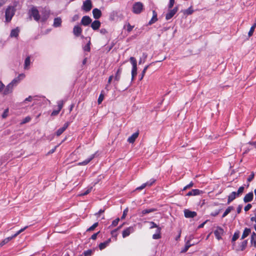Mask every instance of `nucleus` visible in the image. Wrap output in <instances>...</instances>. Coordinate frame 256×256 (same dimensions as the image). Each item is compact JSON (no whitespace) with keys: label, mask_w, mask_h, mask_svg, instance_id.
<instances>
[{"label":"nucleus","mask_w":256,"mask_h":256,"mask_svg":"<svg viewBox=\"0 0 256 256\" xmlns=\"http://www.w3.org/2000/svg\"><path fill=\"white\" fill-rule=\"evenodd\" d=\"M220 210H218L214 212H212L210 214V215L212 216H216L220 214Z\"/></svg>","instance_id":"nucleus-51"},{"label":"nucleus","mask_w":256,"mask_h":256,"mask_svg":"<svg viewBox=\"0 0 256 256\" xmlns=\"http://www.w3.org/2000/svg\"><path fill=\"white\" fill-rule=\"evenodd\" d=\"M14 86L12 84H9L6 86V88L4 89L3 94L7 95L12 92Z\"/></svg>","instance_id":"nucleus-21"},{"label":"nucleus","mask_w":256,"mask_h":256,"mask_svg":"<svg viewBox=\"0 0 256 256\" xmlns=\"http://www.w3.org/2000/svg\"><path fill=\"white\" fill-rule=\"evenodd\" d=\"M194 12V10L192 9V6H190L189 7L188 9L185 10L183 11V13L184 15H190L192 14Z\"/></svg>","instance_id":"nucleus-31"},{"label":"nucleus","mask_w":256,"mask_h":256,"mask_svg":"<svg viewBox=\"0 0 256 256\" xmlns=\"http://www.w3.org/2000/svg\"><path fill=\"white\" fill-rule=\"evenodd\" d=\"M62 19L60 18H56L54 19L53 26L55 28L59 27L62 24Z\"/></svg>","instance_id":"nucleus-26"},{"label":"nucleus","mask_w":256,"mask_h":256,"mask_svg":"<svg viewBox=\"0 0 256 256\" xmlns=\"http://www.w3.org/2000/svg\"><path fill=\"white\" fill-rule=\"evenodd\" d=\"M223 232V230L222 228H220L218 230H217L214 232V234L216 237L220 240L221 238L220 234Z\"/></svg>","instance_id":"nucleus-32"},{"label":"nucleus","mask_w":256,"mask_h":256,"mask_svg":"<svg viewBox=\"0 0 256 256\" xmlns=\"http://www.w3.org/2000/svg\"><path fill=\"white\" fill-rule=\"evenodd\" d=\"M250 220L252 222H256V213L255 214L254 216H252L250 218Z\"/></svg>","instance_id":"nucleus-64"},{"label":"nucleus","mask_w":256,"mask_h":256,"mask_svg":"<svg viewBox=\"0 0 256 256\" xmlns=\"http://www.w3.org/2000/svg\"><path fill=\"white\" fill-rule=\"evenodd\" d=\"M108 244H107V242H104L100 243L98 246V247L100 250H102L108 246Z\"/></svg>","instance_id":"nucleus-41"},{"label":"nucleus","mask_w":256,"mask_h":256,"mask_svg":"<svg viewBox=\"0 0 256 256\" xmlns=\"http://www.w3.org/2000/svg\"><path fill=\"white\" fill-rule=\"evenodd\" d=\"M92 14L94 18L98 19L102 16V12L99 9L95 8L92 10Z\"/></svg>","instance_id":"nucleus-20"},{"label":"nucleus","mask_w":256,"mask_h":256,"mask_svg":"<svg viewBox=\"0 0 256 256\" xmlns=\"http://www.w3.org/2000/svg\"><path fill=\"white\" fill-rule=\"evenodd\" d=\"M251 232V230L250 228H245L242 234L241 237V240H243L246 237H247Z\"/></svg>","instance_id":"nucleus-27"},{"label":"nucleus","mask_w":256,"mask_h":256,"mask_svg":"<svg viewBox=\"0 0 256 256\" xmlns=\"http://www.w3.org/2000/svg\"><path fill=\"white\" fill-rule=\"evenodd\" d=\"M82 31V28L79 26H75L73 28L74 34L76 37L81 35Z\"/></svg>","instance_id":"nucleus-16"},{"label":"nucleus","mask_w":256,"mask_h":256,"mask_svg":"<svg viewBox=\"0 0 256 256\" xmlns=\"http://www.w3.org/2000/svg\"><path fill=\"white\" fill-rule=\"evenodd\" d=\"M156 182V180L154 178L150 179L149 181L147 182L146 183L147 186H152Z\"/></svg>","instance_id":"nucleus-43"},{"label":"nucleus","mask_w":256,"mask_h":256,"mask_svg":"<svg viewBox=\"0 0 256 256\" xmlns=\"http://www.w3.org/2000/svg\"><path fill=\"white\" fill-rule=\"evenodd\" d=\"M150 224V229L154 228H156V233L152 235V238L154 240H158L161 238V230L162 228L158 226L155 222H148Z\"/></svg>","instance_id":"nucleus-2"},{"label":"nucleus","mask_w":256,"mask_h":256,"mask_svg":"<svg viewBox=\"0 0 256 256\" xmlns=\"http://www.w3.org/2000/svg\"><path fill=\"white\" fill-rule=\"evenodd\" d=\"M122 71V66H120L117 70L114 77V80L118 82L120 79L121 74Z\"/></svg>","instance_id":"nucleus-15"},{"label":"nucleus","mask_w":256,"mask_h":256,"mask_svg":"<svg viewBox=\"0 0 256 256\" xmlns=\"http://www.w3.org/2000/svg\"><path fill=\"white\" fill-rule=\"evenodd\" d=\"M128 208H126V209L124 210V212H123L122 215V217H121V219H122V220H123V219H124V218H126V215H127V214H128Z\"/></svg>","instance_id":"nucleus-48"},{"label":"nucleus","mask_w":256,"mask_h":256,"mask_svg":"<svg viewBox=\"0 0 256 256\" xmlns=\"http://www.w3.org/2000/svg\"><path fill=\"white\" fill-rule=\"evenodd\" d=\"M138 134H139L138 131L134 132L128 138V142L129 143H131V144L134 143L135 142L136 140L138 138Z\"/></svg>","instance_id":"nucleus-19"},{"label":"nucleus","mask_w":256,"mask_h":256,"mask_svg":"<svg viewBox=\"0 0 256 256\" xmlns=\"http://www.w3.org/2000/svg\"><path fill=\"white\" fill-rule=\"evenodd\" d=\"M28 228V226H25L24 228H21L20 230L18 231L16 234H14V235H12L11 236L8 237L6 238H4L0 243V246H2L6 244L10 240H11L13 238H16V236H18L19 234H20L21 232H24L26 228Z\"/></svg>","instance_id":"nucleus-5"},{"label":"nucleus","mask_w":256,"mask_h":256,"mask_svg":"<svg viewBox=\"0 0 256 256\" xmlns=\"http://www.w3.org/2000/svg\"><path fill=\"white\" fill-rule=\"evenodd\" d=\"M254 198V194L252 192H250L246 194L244 198V202L245 203L250 202Z\"/></svg>","instance_id":"nucleus-17"},{"label":"nucleus","mask_w":256,"mask_h":256,"mask_svg":"<svg viewBox=\"0 0 256 256\" xmlns=\"http://www.w3.org/2000/svg\"><path fill=\"white\" fill-rule=\"evenodd\" d=\"M104 99V91L102 90L98 100V104H100Z\"/></svg>","instance_id":"nucleus-38"},{"label":"nucleus","mask_w":256,"mask_h":256,"mask_svg":"<svg viewBox=\"0 0 256 256\" xmlns=\"http://www.w3.org/2000/svg\"><path fill=\"white\" fill-rule=\"evenodd\" d=\"M158 20L157 13L155 10L152 11V17L151 20L149 21L148 24L150 25L152 24Z\"/></svg>","instance_id":"nucleus-25"},{"label":"nucleus","mask_w":256,"mask_h":256,"mask_svg":"<svg viewBox=\"0 0 256 256\" xmlns=\"http://www.w3.org/2000/svg\"><path fill=\"white\" fill-rule=\"evenodd\" d=\"M98 225V222L94 224L88 228L86 230V232H91L93 231Z\"/></svg>","instance_id":"nucleus-39"},{"label":"nucleus","mask_w":256,"mask_h":256,"mask_svg":"<svg viewBox=\"0 0 256 256\" xmlns=\"http://www.w3.org/2000/svg\"><path fill=\"white\" fill-rule=\"evenodd\" d=\"M90 42L89 40L88 42L84 48V51L90 52Z\"/></svg>","instance_id":"nucleus-42"},{"label":"nucleus","mask_w":256,"mask_h":256,"mask_svg":"<svg viewBox=\"0 0 256 256\" xmlns=\"http://www.w3.org/2000/svg\"><path fill=\"white\" fill-rule=\"evenodd\" d=\"M194 186V183L192 182H191L188 184L186 185L183 188V190H186L188 188H190Z\"/></svg>","instance_id":"nucleus-49"},{"label":"nucleus","mask_w":256,"mask_h":256,"mask_svg":"<svg viewBox=\"0 0 256 256\" xmlns=\"http://www.w3.org/2000/svg\"><path fill=\"white\" fill-rule=\"evenodd\" d=\"M8 0H0V8L4 6Z\"/></svg>","instance_id":"nucleus-61"},{"label":"nucleus","mask_w":256,"mask_h":256,"mask_svg":"<svg viewBox=\"0 0 256 256\" xmlns=\"http://www.w3.org/2000/svg\"><path fill=\"white\" fill-rule=\"evenodd\" d=\"M92 8V4L90 0H86L83 3L82 9L86 12H89Z\"/></svg>","instance_id":"nucleus-10"},{"label":"nucleus","mask_w":256,"mask_h":256,"mask_svg":"<svg viewBox=\"0 0 256 256\" xmlns=\"http://www.w3.org/2000/svg\"><path fill=\"white\" fill-rule=\"evenodd\" d=\"M95 156V154H93L90 156L89 158L85 160L78 163L79 166H85L88 164Z\"/></svg>","instance_id":"nucleus-24"},{"label":"nucleus","mask_w":256,"mask_h":256,"mask_svg":"<svg viewBox=\"0 0 256 256\" xmlns=\"http://www.w3.org/2000/svg\"><path fill=\"white\" fill-rule=\"evenodd\" d=\"M8 112V109L5 110L4 111V112H3V114H2V118H6L7 117Z\"/></svg>","instance_id":"nucleus-59"},{"label":"nucleus","mask_w":256,"mask_h":256,"mask_svg":"<svg viewBox=\"0 0 256 256\" xmlns=\"http://www.w3.org/2000/svg\"><path fill=\"white\" fill-rule=\"evenodd\" d=\"M234 210V208L232 206H230L225 211L228 214L232 210Z\"/></svg>","instance_id":"nucleus-54"},{"label":"nucleus","mask_w":256,"mask_h":256,"mask_svg":"<svg viewBox=\"0 0 256 256\" xmlns=\"http://www.w3.org/2000/svg\"><path fill=\"white\" fill-rule=\"evenodd\" d=\"M117 232H118V229H114L111 232V234H112V236L114 237L116 240V238L118 236Z\"/></svg>","instance_id":"nucleus-46"},{"label":"nucleus","mask_w":256,"mask_h":256,"mask_svg":"<svg viewBox=\"0 0 256 256\" xmlns=\"http://www.w3.org/2000/svg\"><path fill=\"white\" fill-rule=\"evenodd\" d=\"M242 206L239 205L237 208V213L240 214L242 212Z\"/></svg>","instance_id":"nucleus-60"},{"label":"nucleus","mask_w":256,"mask_h":256,"mask_svg":"<svg viewBox=\"0 0 256 256\" xmlns=\"http://www.w3.org/2000/svg\"><path fill=\"white\" fill-rule=\"evenodd\" d=\"M19 34V30L18 28H16L15 29H13L10 32V36L11 37H18Z\"/></svg>","instance_id":"nucleus-29"},{"label":"nucleus","mask_w":256,"mask_h":256,"mask_svg":"<svg viewBox=\"0 0 256 256\" xmlns=\"http://www.w3.org/2000/svg\"><path fill=\"white\" fill-rule=\"evenodd\" d=\"M69 125H70V122H66L64 124L62 127L58 129L57 130V131L56 132V136H60L66 130V129L69 126Z\"/></svg>","instance_id":"nucleus-12"},{"label":"nucleus","mask_w":256,"mask_h":256,"mask_svg":"<svg viewBox=\"0 0 256 256\" xmlns=\"http://www.w3.org/2000/svg\"><path fill=\"white\" fill-rule=\"evenodd\" d=\"M100 232H98L96 233H95V234H94L92 236H91V239L93 240H95L97 238V236H98V234Z\"/></svg>","instance_id":"nucleus-57"},{"label":"nucleus","mask_w":256,"mask_h":256,"mask_svg":"<svg viewBox=\"0 0 256 256\" xmlns=\"http://www.w3.org/2000/svg\"><path fill=\"white\" fill-rule=\"evenodd\" d=\"M120 222V218H116V220L112 222L110 227H114L118 224V222Z\"/></svg>","instance_id":"nucleus-40"},{"label":"nucleus","mask_w":256,"mask_h":256,"mask_svg":"<svg viewBox=\"0 0 256 256\" xmlns=\"http://www.w3.org/2000/svg\"><path fill=\"white\" fill-rule=\"evenodd\" d=\"M92 252L91 250H86L84 252V256H91L92 254Z\"/></svg>","instance_id":"nucleus-44"},{"label":"nucleus","mask_w":256,"mask_h":256,"mask_svg":"<svg viewBox=\"0 0 256 256\" xmlns=\"http://www.w3.org/2000/svg\"><path fill=\"white\" fill-rule=\"evenodd\" d=\"M134 28V26H132L130 24V23H128L127 24V31L128 32H131L133 28Z\"/></svg>","instance_id":"nucleus-53"},{"label":"nucleus","mask_w":256,"mask_h":256,"mask_svg":"<svg viewBox=\"0 0 256 256\" xmlns=\"http://www.w3.org/2000/svg\"><path fill=\"white\" fill-rule=\"evenodd\" d=\"M249 144H250L254 146L256 148V142H250L248 143Z\"/></svg>","instance_id":"nucleus-63"},{"label":"nucleus","mask_w":256,"mask_h":256,"mask_svg":"<svg viewBox=\"0 0 256 256\" xmlns=\"http://www.w3.org/2000/svg\"><path fill=\"white\" fill-rule=\"evenodd\" d=\"M256 27V22H255L252 26L250 28V30H249V32L248 33V36L249 37L251 36L252 34H253V33H254V29Z\"/></svg>","instance_id":"nucleus-37"},{"label":"nucleus","mask_w":256,"mask_h":256,"mask_svg":"<svg viewBox=\"0 0 256 256\" xmlns=\"http://www.w3.org/2000/svg\"><path fill=\"white\" fill-rule=\"evenodd\" d=\"M15 9L14 6H8L5 12V17L6 22H10L14 15Z\"/></svg>","instance_id":"nucleus-3"},{"label":"nucleus","mask_w":256,"mask_h":256,"mask_svg":"<svg viewBox=\"0 0 256 256\" xmlns=\"http://www.w3.org/2000/svg\"><path fill=\"white\" fill-rule=\"evenodd\" d=\"M239 236L240 232L238 230L235 232L232 238V242H234L236 240H237Z\"/></svg>","instance_id":"nucleus-36"},{"label":"nucleus","mask_w":256,"mask_h":256,"mask_svg":"<svg viewBox=\"0 0 256 256\" xmlns=\"http://www.w3.org/2000/svg\"><path fill=\"white\" fill-rule=\"evenodd\" d=\"M100 22L98 20H95L91 24V27L94 30H98L100 26Z\"/></svg>","instance_id":"nucleus-22"},{"label":"nucleus","mask_w":256,"mask_h":256,"mask_svg":"<svg viewBox=\"0 0 256 256\" xmlns=\"http://www.w3.org/2000/svg\"><path fill=\"white\" fill-rule=\"evenodd\" d=\"M135 228L134 226H130L124 229L122 232L123 238H125L129 236L131 234L134 232Z\"/></svg>","instance_id":"nucleus-8"},{"label":"nucleus","mask_w":256,"mask_h":256,"mask_svg":"<svg viewBox=\"0 0 256 256\" xmlns=\"http://www.w3.org/2000/svg\"><path fill=\"white\" fill-rule=\"evenodd\" d=\"M250 242L252 244L254 247H256V234L254 232H253L251 236Z\"/></svg>","instance_id":"nucleus-34"},{"label":"nucleus","mask_w":256,"mask_h":256,"mask_svg":"<svg viewBox=\"0 0 256 256\" xmlns=\"http://www.w3.org/2000/svg\"><path fill=\"white\" fill-rule=\"evenodd\" d=\"M252 207V205L250 204H248L244 208V210L246 212L249 210Z\"/></svg>","instance_id":"nucleus-52"},{"label":"nucleus","mask_w":256,"mask_h":256,"mask_svg":"<svg viewBox=\"0 0 256 256\" xmlns=\"http://www.w3.org/2000/svg\"><path fill=\"white\" fill-rule=\"evenodd\" d=\"M254 172H252L251 173L250 175L249 176L248 178L247 179L248 182H251L254 178Z\"/></svg>","instance_id":"nucleus-45"},{"label":"nucleus","mask_w":256,"mask_h":256,"mask_svg":"<svg viewBox=\"0 0 256 256\" xmlns=\"http://www.w3.org/2000/svg\"><path fill=\"white\" fill-rule=\"evenodd\" d=\"M146 183H144V184H143L142 186H140L139 187H138L136 190H142L146 186Z\"/></svg>","instance_id":"nucleus-55"},{"label":"nucleus","mask_w":256,"mask_h":256,"mask_svg":"<svg viewBox=\"0 0 256 256\" xmlns=\"http://www.w3.org/2000/svg\"><path fill=\"white\" fill-rule=\"evenodd\" d=\"M248 244V240H244L242 242L240 248L242 251L244 250Z\"/></svg>","instance_id":"nucleus-35"},{"label":"nucleus","mask_w":256,"mask_h":256,"mask_svg":"<svg viewBox=\"0 0 256 256\" xmlns=\"http://www.w3.org/2000/svg\"><path fill=\"white\" fill-rule=\"evenodd\" d=\"M174 4V0H170V3L168 4V8H172Z\"/></svg>","instance_id":"nucleus-58"},{"label":"nucleus","mask_w":256,"mask_h":256,"mask_svg":"<svg viewBox=\"0 0 256 256\" xmlns=\"http://www.w3.org/2000/svg\"><path fill=\"white\" fill-rule=\"evenodd\" d=\"M4 85L2 84V82L0 81V92H1L4 88Z\"/></svg>","instance_id":"nucleus-62"},{"label":"nucleus","mask_w":256,"mask_h":256,"mask_svg":"<svg viewBox=\"0 0 256 256\" xmlns=\"http://www.w3.org/2000/svg\"><path fill=\"white\" fill-rule=\"evenodd\" d=\"M244 188L243 186H240L237 192H232L228 196V204H230L232 202L236 197H238L240 196L244 192Z\"/></svg>","instance_id":"nucleus-1"},{"label":"nucleus","mask_w":256,"mask_h":256,"mask_svg":"<svg viewBox=\"0 0 256 256\" xmlns=\"http://www.w3.org/2000/svg\"><path fill=\"white\" fill-rule=\"evenodd\" d=\"M114 78V76L112 75L110 76L108 78V84H106V88H107L108 86L112 82V80Z\"/></svg>","instance_id":"nucleus-50"},{"label":"nucleus","mask_w":256,"mask_h":256,"mask_svg":"<svg viewBox=\"0 0 256 256\" xmlns=\"http://www.w3.org/2000/svg\"><path fill=\"white\" fill-rule=\"evenodd\" d=\"M30 16H32L36 22H38L40 19V17L39 14V12L36 8L34 6H33L30 10Z\"/></svg>","instance_id":"nucleus-7"},{"label":"nucleus","mask_w":256,"mask_h":256,"mask_svg":"<svg viewBox=\"0 0 256 256\" xmlns=\"http://www.w3.org/2000/svg\"><path fill=\"white\" fill-rule=\"evenodd\" d=\"M184 216L187 218H193L196 216V212H192L188 210H184Z\"/></svg>","instance_id":"nucleus-18"},{"label":"nucleus","mask_w":256,"mask_h":256,"mask_svg":"<svg viewBox=\"0 0 256 256\" xmlns=\"http://www.w3.org/2000/svg\"><path fill=\"white\" fill-rule=\"evenodd\" d=\"M202 193V191L198 189H194L191 191L189 192L186 196H197L201 194Z\"/></svg>","instance_id":"nucleus-23"},{"label":"nucleus","mask_w":256,"mask_h":256,"mask_svg":"<svg viewBox=\"0 0 256 256\" xmlns=\"http://www.w3.org/2000/svg\"><path fill=\"white\" fill-rule=\"evenodd\" d=\"M30 56H28L24 60V69H28V67L30 65Z\"/></svg>","instance_id":"nucleus-33"},{"label":"nucleus","mask_w":256,"mask_h":256,"mask_svg":"<svg viewBox=\"0 0 256 256\" xmlns=\"http://www.w3.org/2000/svg\"><path fill=\"white\" fill-rule=\"evenodd\" d=\"M130 60L132 66V80H133L137 74V62L134 57H130Z\"/></svg>","instance_id":"nucleus-4"},{"label":"nucleus","mask_w":256,"mask_h":256,"mask_svg":"<svg viewBox=\"0 0 256 256\" xmlns=\"http://www.w3.org/2000/svg\"><path fill=\"white\" fill-rule=\"evenodd\" d=\"M156 210H157V209L154 208H151L144 210L142 211V216L144 214H147L154 212Z\"/></svg>","instance_id":"nucleus-28"},{"label":"nucleus","mask_w":256,"mask_h":256,"mask_svg":"<svg viewBox=\"0 0 256 256\" xmlns=\"http://www.w3.org/2000/svg\"><path fill=\"white\" fill-rule=\"evenodd\" d=\"M92 20L88 16H84L81 20V24L84 26H88L92 22Z\"/></svg>","instance_id":"nucleus-11"},{"label":"nucleus","mask_w":256,"mask_h":256,"mask_svg":"<svg viewBox=\"0 0 256 256\" xmlns=\"http://www.w3.org/2000/svg\"><path fill=\"white\" fill-rule=\"evenodd\" d=\"M192 246V244H190V240H188L186 244V245L184 246V248L182 249L181 250V252L182 253H184V252H186L188 250V248Z\"/></svg>","instance_id":"nucleus-30"},{"label":"nucleus","mask_w":256,"mask_h":256,"mask_svg":"<svg viewBox=\"0 0 256 256\" xmlns=\"http://www.w3.org/2000/svg\"><path fill=\"white\" fill-rule=\"evenodd\" d=\"M144 9V5L141 2H135L133 6L132 11L135 14H140Z\"/></svg>","instance_id":"nucleus-6"},{"label":"nucleus","mask_w":256,"mask_h":256,"mask_svg":"<svg viewBox=\"0 0 256 256\" xmlns=\"http://www.w3.org/2000/svg\"><path fill=\"white\" fill-rule=\"evenodd\" d=\"M178 10V8L175 7L172 10H170L166 16V19L169 20L172 18L174 16Z\"/></svg>","instance_id":"nucleus-13"},{"label":"nucleus","mask_w":256,"mask_h":256,"mask_svg":"<svg viewBox=\"0 0 256 256\" xmlns=\"http://www.w3.org/2000/svg\"><path fill=\"white\" fill-rule=\"evenodd\" d=\"M105 209H100L98 212L96 213L95 215L97 216H99L101 214L104 212Z\"/></svg>","instance_id":"nucleus-56"},{"label":"nucleus","mask_w":256,"mask_h":256,"mask_svg":"<svg viewBox=\"0 0 256 256\" xmlns=\"http://www.w3.org/2000/svg\"><path fill=\"white\" fill-rule=\"evenodd\" d=\"M24 76V74H20L18 77L14 78L10 84H12L14 86H16L20 82V80L23 78Z\"/></svg>","instance_id":"nucleus-14"},{"label":"nucleus","mask_w":256,"mask_h":256,"mask_svg":"<svg viewBox=\"0 0 256 256\" xmlns=\"http://www.w3.org/2000/svg\"><path fill=\"white\" fill-rule=\"evenodd\" d=\"M31 120V118L30 116H28L26 117L21 122V124H24L29 122Z\"/></svg>","instance_id":"nucleus-47"},{"label":"nucleus","mask_w":256,"mask_h":256,"mask_svg":"<svg viewBox=\"0 0 256 256\" xmlns=\"http://www.w3.org/2000/svg\"><path fill=\"white\" fill-rule=\"evenodd\" d=\"M64 103V102L62 100L58 101V109L56 110H53L51 113L50 116H57L63 108Z\"/></svg>","instance_id":"nucleus-9"}]
</instances>
